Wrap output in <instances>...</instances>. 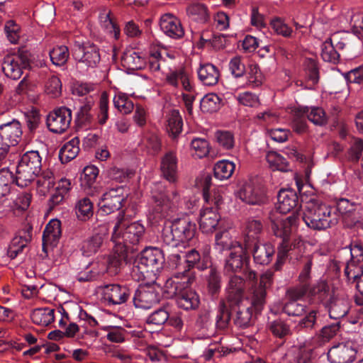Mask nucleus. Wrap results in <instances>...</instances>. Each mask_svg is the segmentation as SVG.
<instances>
[{"mask_svg":"<svg viewBox=\"0 0 363 363\" xmlns=\"http://www.w3.org/2000/svg\"><path fill=\"white\" fill-rule=\"evenodd\" d=\"M245 274L247 280L252 282L250 298L230 303L235 313V324L240 328L249 326L253 313L259 312L264 308L266 303L267 289L272 284L274 275L272 272L267 271L260 276L259 281L257 283V277L255 271L247 270Z\"/></svg>","mask_w":363,"mask_h":363,"instance_id":"nucleus-1","label":"nucleus"},{"mask_svg":"<svg viewBox=\"0 0 363 363\" xmlns=\"http://www.w3.org/2000/svg\"><path fill=\"white\" fill-rule=\"evenodd\" d=\"M145 228L139 221L129 223L123 216H118L111 235V242L113 245L114 255L107 263V269L117 273L128 250H136V247L143 240Z\"/></svg>","mask_w":363,"mask_h":363,"instance_id":"nucleus-2","label":"nucleus"},{"mask_svg":"<svg viewBox=\"0 0 363 363\" xmlns=\"http://www.w3.org/2000/svg\"><path fill=\"white\" fill-rule=\"evenodd\" d=\"M164 263L163 252L158 247H149L144 249L135 260L132 275L138 280L150 279L161 286L160 273Z\"/></svg>","mask_w":363,"mask_h":363,"instance_id":"nucleus-3","label":"nucleus"},{"mask_svg":"<svg viewBox=\"0 0 363 363\" xmlns=\"http://www.w3.org/2000/svg\"><path fill=\"white\" fill-rule=\"evenodd\" d=\"M196 224L189 218H181L166 223L161 234V240L164 246L176 248L185 247L196 233Z\"/></svg>","mask_w":363,"mask_h":363,"instance_id":"nucleus-4","label":"nucleus"},{"mask_svg":"<svg viewBox=\"0 0 363 363\" xmlns=\"http://www.w3.org/2000/svg\"><path fill=\"white\" fill-rule=\"evenodd\" d=\"M302 218L308 227L317 230L331 228L338 222V216L332 213L330 206L313 201L307 203Z\"/></svg>","mask_w":363,"mask_h":363,"instance_id":"nucleus-5","label":"nucleus"},{"mask_svg":"<svg viewBox=\"0 0 363 363\" xmlns=\"http://www.w3.org/2000/svg\"><path fill=\"white\" fill-rule=\"evenodd\" d=\"M298 217L293 213L286 217L277 218L272 222V230L277 237L281 238V242L278 246L277 259L274 267L279 270L284 263L288 253L291 250V245L289 243V238L293 228L296 225Z\"/></svg>","mask_w":363,"mask_h":363,"instance_id":"nucleus-6","label":"nucleus"},{"mask_svg":"<svg viewBox=\"0 0 363 363\" xmlns=\"http://www.w3.org/2000/svg\"><path fill=\"white\" fill-rule=\"evenodd\" d=\"M41 168L42 157L38 151L31 150L24 153L16 167V185L22 188L28 186L38 176Z\"/></svg>","mask_w":363,"mask_h":363,"instance_id":"nucleus-7","label":"nucleus"},{"mask_svg":"<svg viewBox=\"0 0 363 363\" xmlns=\"http://www.w3.org/2000/svg\"><path fill=\"white\" fill-rule=\"evenodd\" d=\"M169 264L174 269L172 276L168 278L164 287L168 289L170 294H173L178 290V287L186 286L188 283H194L195 281V274L193 272H189L186 264L182 261L180 255L173 253L169 257Z\"/></svg>","mask_w":363,"mask_h":363,"instance_id":"nucleus-8","label":"nucleus"},{"mask_svg":"<svg viewBox=\"0 0 363 363\" xmlns=\"http://www.w3.org/2000/svg\"><path fill=\"white\" fill-rule=\"evenodd\" d=\"M180 201V196L175 189L152 192L150 213L155 218L167 216Z\"/></svg>","mask_w":363,"mask_h":363,"instance_id":"nucleus-9","label":"nucleus"},{"mask_svg":"<svg viewBox=\"0 0 363 363\" xmlns=\"http://www.w3.org/2000/svg\"><path fill=\"white\" fill-rule=\"evenodd\" d=\"M30 65V55L27 51L6 55L1 62L4 75L13 80H17L23 74V69Z\"/></svg>","mask_w":363,"mask_h":363,"instance_id":"nucleus-10","label":"nucleus"},{"mask_svg":"<svg viewBox=\"0 0 363 363\" xmlns=\"http://www.w3.org/2000/svg\"><path fill=\"white\" fill-rule=\"evenodd\" d=\"M127 197L125 189L122 186L108 189L102 195L99 202L100 211L106 214H110L119 210Z\"/></svg>","mask_w":363,"mask_h":363,"instance_id":"nucleus-11","label":"nucleus"},{"mask_svg":"<svg viewBox=\"0 0 363 363\" xmlns=\"http://www.w3.org/2000/svg\"><path fill=\"white\" fill-rule=\"evenodd\" d=\"M108 225L106 223L99 225L91 236L84 240L82 243V255L90 257L97 253L108 240Z\"/></svg>","mask_w":363,"mask_h":363,"instance_id":"nucleus-12","label":"nucleus"},{"mask_svg":"<svg viewBox=\"0 0 363 363\" xmlns=\"http://www.w3.org/2000/svg\"><path fill=\"white\" fill-rule=\"evenodd\" d=\"M101 298L108 305H120L125 303L130 298V290L123 285L113 284L98 287Z\"/></svg>","mask_w":363,"mask_h":363,"instance_id":"nucleus-13","label":"nucleus"},{"mask_svg":"<svg viewBox=\"0 0 363 363\" xmlns=\"http://www.w3.org/2000/svg\"><path fill=\"white\" fill-rule=\"evenodd\" d=\"M71 121V110L65 106H62L48 114L46 123L50 131L60 134L69 128Z\"/></svg>","mask_w":363,"mask_h":363,"instance_id":"nucleus-14","label":"nucleus"},{"mask_svg":"<svg viewBox=\"0 0 363 363\" xmlns=\"http://www.w3.org/2000/svg\"><path fill=\"white\" fill-rule=\"evenodd\" d=\"M199 228L203 233L211 234L223 227L221 216L216 208L203 207L199 213Z\"/></svg>","mask_w":363,"mask_h":363,"instance_id":"nucleus-15","label":"nucleus"},{"mask_svg":"<svg viewBox=\"0 0 363 363\" xmlns=\"http://www.w3.org/2000/svg\"><path fill=\"white\" fill-rule=\"evenodd\" d=\"M72 55L79 65H84L88 68L96 67L101 60L99 50L94 44L76 45Z\"/></svg>","mask_w":363,"mask_h":363,"instance_id":"nucleus-16","label":"nucleus"},{"mask_svg":"<svg viewBox=\"0 0 363 363\" xmlns=\"http://www.w3.org/2000/svg\"><path fill=\"white\" fill-rule=\"evenodd\" d=\"M192 284L188 283L186 286L178 287V290L173 294H170L166 287H164V290L168 297L177 296V303L179 308L184 310L195 309L199 306V297L196 291L190 289Z\"/></svg>","mask_w":363,"mask_h":363,"instance_id":"nucleus-17","label":"nucleus"},{"mask_svg":"<svg viewBox=\"0 0 363 363\" xmlns=\"http://www.w3.org/2000/svg\"><path fill=\"white\" fill-rule=\"evenodd\" d=\"M351 259L345 269L347 278H356L363 269V243L354 241L350 245Z\"/></svg>","mask_w":363,"mask_h":363,"instance_id":"nucleus-18","label":"nucleus"},{"mask_svg":"<svg viewBox=\"0 0 363 363\" xmlns=\"http://www.w3.org/2000/svg\"><path fill=\"white\" fill-rule=\"evenodd\" d=\"M160 301V294L150 285L140 286L133 296V303L136 308L149 309Z\"/></svg>","mask_w":363,"mask_h":363,"instance_id":"nucleus-19","label":"nucleus"},{"mask_svg":"<svg viewBox=\"0 0 363 363\" xmlns=\"http://www.w3.org/2000/svg\"><path fill=\"white\" fill-rule=\"evenodd\" d=\"M356 354L357 351L350 344L342 342L329 349L328 359L331 363H351Z\"/></svg>","mask_w":363,"mask_h":363,"instance_id":"nucleus-20","label":"nucleus"},{"mask_svg":"<svg viewBox=\"0 0 363 363\" xmlns=\"http://www.w3.org/2000/svg\"><path fill=\"white\" fill-rule=\"evenodd\" d=\"M160 26L162 32L172 39H180L184 35V30L180 21L171 13L162 16Z\"/></svg>","mask_w":363,"mask_h":363,"instance_id":"nucleus-21","label":"nucleus"},{"mask_svg":"<svg viewBox=\"0 0 363 363\" xmlns=\"http://www.w3.org/2000/svg\"><path fill=\"white\" fill-rule=\"evenodd\" d=\"M160 170L162 177L171 183L178 178V159L173 151H169L161 158Z\"/></svg>","mask_w":363,"mask_h":363,"instance_id":"nucleus-22","label":"nucleus"},{"mask_svg":"<svg viewBox=\"0 0 363 363\" xmlns=\"http://www.w3.org/2000/svg\"><path fill=\"white\" fill-rule=\"evenodd\" d=\"M13 173L7 168L0 169V213H4L10 207V201L7 199L10 193L11 185L14 182Z\"/></svg>","mask_w":363,"mask_h":363,"instance_id":"nucleus-23","label":"nucleus"},{"mask_svg":"<svg viewBox=\"0 0 363 363\" xmlns=\"http://www.w3.org/2000/svg\"><path fill=\"white\" fill-rule=\"evenodd\" d=\"M22 133L21 123L17 120L13 119L0 125V140L11 146H15L19 143Z\"/></svg>","mask_w":363,"mask_h":363,"instance_id":"nucleus-24","label":"nucleus"},{"mask_svg":"<svg viewBox=\"0 0 363 363\" xmlns=\"http://www.w3.org/2000/svg\"><path fill=\"white\" fill-rule=\"evenodd\" d=\"M245 289V281L241 277L237 275L230 276L225 287L228 301L231 303L244 300Z\"/></svg>","mask_w":363,"mask_h":363,"instance_id":"nucleus-25","label":"nucleus"},{"mask_svg":"<svg viewBox=\"0 0 363 363\" xmlns=\"http://www.w3.org/2000/svg\"><path fill=\"white\" fill-rule=\"evenodd\" d=\"M329 316L332 319L338 320L345 317L349 311L350 303L344 296L333 294L328 304Z\"/></svg>","mask_w":363,"mask_h":363,"instance_id":"nucleus-26","label":"nucleus"},{"mask_svg":"<svg viewBox=\"0 0 363 363\" xmlns=\"http://www.w3.org/2000/svg\"><path fill=\"white\" fill-rule=\"evenodd\" d=\"M297 117H307V118L316 125L322 126L327 123V116L325 111L318 106H300L295 111Z\"/></svg>","mask_w":363,"mask_h":363,"instance_id":"nucleus-27","label":"nucleus"},{"mask_svg":"<svg viewBox=\"0 0 363 363\" xmlns=\"http://www.w3.org/2000/svg\"><path fill=\"white\" fill-rule=\"evenodd\" d=\"M250 247H245L242 245H236L234 250H231L226 259L225 271L226 272H236L240 270L245 258L246 251Z\"/></svg>","mask_w":363,"mask_h":363,"instance_id":"nucleus-28","label":"nucleus"},{"mask_svg":"<svg viewBox=\"0 0 363 363\" xmlns=\"http://www.w3.org/2000/svg\"><path fill=\"white\" fill-rule=\"evenodd\" d=\"M298 203V196L295 191L289 189H281L277 195L276 203L277 211L285 214L295 208Z\"/></svg>","mask_w":363,"mask_h":363,"instance_id":"nucleus-29","label":"nucleus"},{"mask_svg":"<svg viewBox=\"0 0 363 363\" xmlns=\"http://www.w3.org/2000/svg\"><path fill=\"white\" fill-rule=\"evenodd\" d=\"M199 81L205 86H214L219 80L218 68L211 63L201 64L197 69Z\"/></svg>","mask_w":363,"mask_h":363,"instance_id":"nucleus-30","label":"nucleus"},{"mask_svg":"<svg viewBox=\"0 0 363 363\" xmlns=\"http://www.w3.org/2000/svg\"><path fill=\"white\" fill-rule=\"evenodd\" d=\"M166 82L174 87H179L181 84L182 88L188 92L194 91V85L184 69H179L168 73L166 76Z\"/></svg>","mask_w":363,"mask_h":363,"instance_id":"nucleus-31","label":"nucleus"},{"mask_svg":"<svg viewBox=\"0 0 363 363\" xmlns=\"http://www.w3.org/2000/svg\"><path fill=\"white\" fill-rule=\"evenodd\" d=\"M275 252L274 246L270 243L255 242L252 255L255 262L261 264H268L272 259Z\"/></svg>","mask_w":363,"mask_h":363,"instance_id":"nucleus-32","label":"nucleus"},{"mask_svg":"<svg viewBox=\"0 0 363 363\" xmlns=\"http://www.w3.org/2000/svg\"><path fill=\"white\" fill-rule=\"evenodd\" d=\"M61 236V223L52 219L46 225L43 235V246H55Z\"/></svg>","mask_w":363,"mask_h":363,"instance_id":"nucleus-33","label":"nucleus"},{"mask_svg":"<svg viewBox=\"0 0 363 363\" xmlns=\"http://www.w3.org/2000/svg\"><path fill=\"white\" fill-rule=\"evenodd\" d=\"M238 196L243 202L250 205H260L265 201L264 194L250 184L244 185L238 192Z\"/></svg>","mask_w":363,"mask_h":363,"instance_id":"nucleus-34","label":"nucleus"},{"mask_svg":"<svg viewBox=\"0 0 363 363\" xmlns=\"http://www.w3.org/2000/svg\"><path fill=\"white\" fill-rule=\"evenodd\" d=\"M71 189V182L66 178H62L57 183L54 192L52 194L48 205L50 208L61 204L68 196Z\"/></svg>","mask_w":363,"mask_h":363,"instance_id":"nucleus-35","label":"nucleus"},{"mask_svg":"<svg viewBox=\"0 0 363 363\" xmlns=\"http://www.w3.org/2000/svg\"><path fill=\"white\" fill-rule=\"evenodd\" d=\"M218 230L219 231L216 234L215 237V245L216 249L220 252L227 250H233L236 245H241L239 242L233 240L230 227L225 228L223 226L221 229Z\"/></svg>","mask_w":363,"mask_h":363,"instance_id":"nucleus-36","label":"nucleus"},{"mask_svg":"<svg viewBox=\"0 0 363 363\" xmlns=\"http://www.w3.org/2000/svg\"><path fill=\"white\" fill-rule=\"evenodd\" d=\"M55 309L50 308H38L30 313V318L35 325L47 326L55 320Z\"/></svg>","mask_w":363,"mask_h":363,"instance_id":"nucleus-37","label":"nucleus"},{"mask_svg":"<svg viewBox=\"0 0 363 363\" xmlns=\"http://www.w3.org/2000/svg\"><path fill=\"white\" fill-rule=\"evenodd\" d=\"M336 208L345 221H350L351 225L357 222L358 216L356 213V206L348 199H340L337 202Z\"/></svg>","mask_w":363,"mask_h":363,"instance_id":"nucleus-38","label":"nucleus"},{"mask_svg":"<svg viewBox=\"0 0 363 363\" xmlns=\"http://www.w3.org/2000/svg\"><path fill=\"white\" fill-rule=\"evenodd\" d=\"M337 39V33H334L328 38L321 46V57L325 62L336 63L338 61L340 55L334 45V41Z\"/></svg>","mask_w":363,"mask_h":363,"instance_id":"nucleus-39","label":"nucleus"},{"mask_svg":"<svg viewBox=\"0 0 363 363\" xmlns=\"http://www.w3.org/2000/svg\"><path fill=\"white\" fill-rule=\"evenodd\" d=\"M79 144L78 138H74L61 147L59 157L62 163H67L77 156L79 152Z\"/></svg>","mask_w":363,"mask_h":363,"instance_id":"nucleus-40","label":"nucleus"},{"mask_svg":"<svg viewBox=\"0 0 363 363\" xmlns=\"http://www.w3.org/2000/svg\"><path fill=\"white\" fill-rule=\"evenodd\" d=\"M235 164L234 162L227 160L218 161L213 167L215 178L218 180H226L231 177L235 171Z\"/></svg>","mask_w":363,"mask_h":363,"instance_id":"nucleus-41","label":"nucleus"},{"mask_svg":"<svg viewBox=\"0 0 363 363\" xmlns=\"http://www.w3.org/2000/svg\"><path fill=\"white\" fill-rule=\"evenodd\" d=\"M262 223L260 220L251 218L246 222L245 240L246 247H250V242L255 241L258 235L262 230Z\"/></svg>","mask_w":363,"mask_h":363,"instance_id":"nucleus-42","label":"nucleus"},{"mask_svg":"<svg viewBox=\"0 0 363 363\" xmlns=\"http://www.w3.org/2000/svg\"><path fill=\"white\" fill-rule=\"evenodd\" d=\"M199 252L192 249L185 254V264L189 272H192L191 269L196 267L199 270H204L207 269L208 264L206 262V257L203 256L202 262Z\"/></svg>","mask_w":363,"mask_h":363,"instance_id":"nucleus-43","label":"nucleus"},{"mask_svg":"<svg viewBox=\"0 0 363 363\" xmlns=\"http://www.w3.org/2000/svg\"><path fill=\"white\" fill-rule=\"evenodd\" d=\"M111 11L107 9H103L99 16V19L101 26L111 35H113L115 38H118L120 35V29L114 23L110 17Z\"/></svg>","mask_w":363,"mask_h":363,"instance_id":"nucleus-44","label":"nucleus"},{"mask_svg":"<svg viewBox=\"0 0 363 363\" xmlns=\"http://www.w3.org/2000/svg\"><path fill=\"white\" fill-rule=\"evenodd\" d=\"M122 60L124 66L130 69H140L146 65V60L135 51L125 52L122 57Z\"/></svg>","mask_w":363,"mask_h":363,"instance_id":"nucleus-45","label":"nucleus"},{"mask_svg":"<svg viewBox=\"0 0 363 363\" xmlns=\"http://www.w3.org/2000/svg\"><path fill=\"white\" fill-rule=\"evenodd\" d=\"M113 101L115 108L123 114L130 113L134 108L133 102L125 93L121 91L116 92Z\"/></svg>","mask_w":363,"mask_h":363,"instance_id":"nucleus-46","label":"nucleus"},{"mask_svg":"<svg viewBox=\"0 0 363 363\" xmlns=\"http://www.w3.org/2000/svg\"><path fill=\"white\" fill-rule=\"evenodd\" d=\"M167 130L173 136L179 134L182 129V120L179 111L172 110L167 116Z\"/></svg>","mask_w":363,"mask_h":363,"instance_id":"nucleus-47","label":"nucleus"},{"mask_svg":"<svg viewBox=\"0 0 363 363\" xmlns=\"http://www.w3.org/2000/svg\"><path fill=\"white\" fill-rule=\"evenodd\" d=\"M221 99L214 93L205 95L201 100V109L203 112L213 113L220 107Z\"/></svg>","mask_w":363,"mask_h":363,"instance_id":"nucleus-48","label":"nucleus"},{"mask_svg":"<svg viewBox=\"0 0 363 363\" xmlns=\"http://www.w3.org/2000/svg\"><path fill=\"white\" fill-rule=\"evenodd\" d=\"M266 158L272 170L287 172L290 169L289 164L286 160L276 152H269L267 155Z\"/></svg>","mask_w":363,"mask_h":363,"instance_id":"nucleus-49","label":"nucleus"},{"mask_svg":"<svg viewBox=\"0 0 363 363\" xmlns=\"http://www.w3.org/2000/svg\"><path fill=\"white\" fill-rule=\"evenodd\" d=\"M187 12L193 21L200 23L207 22L209 18L207 7L203 4H193L188 8Z\"/></svg>","mask_w":363,"mask_h":363,"instance_id":"nucleus-50","label":"nucleus"},{"mask_svg":"<svg viewBox=\"0 0 363 363\" xmlns=\"http://www.w3.org/2000/svg\"><path fill=\"white\" fill-rule=\"evenodd\" d=\"M50 57L52 64L56 66L64 65L69 56L68 48L65 45L55 47L50 51Z\"/></svg>","mask_w":363,"mask_h":363,"instance_id":"nucleus-51","label":"nucleus"},{"mask_svg":"<svg viewBox=\"0 0 363 363\" xmlns=\"http://www.w3.org/2000/svg\"><path fill=\"white\" fill-rule=\"evenodd\" d=\"M76 214L79 219L86 220L93 215V203L89 198H83L76 205Z\"/></svg>","mask_w":363,"mask_h":363,"instance_id":"nucleus-52","label":"nucleus"},{"mask_svg":"<svg viewBox=\"0 0 363 363\" xmlns=\"http://www.w3.org/2000/svg\"><path fill=\"white\" fill-rule=\"evenodd\" d=\"M191 148L193 154L199 158L207 156L210 150L208 140L201 138H196L191 140Z\"/></svg>","mask_w":363,"mask_h":363,"instance_id":"nucleus-53","label":"nucleus"},{"mask_svg":"<svg viewBox=\"0 0 363 363\" xmlns=\"http://www.w3.org/2000/svg\"><path fill=\"white\" fill-rule=\"evenodd\" d=\"M169 318V308L167 306H164L151 313L147 319V323L162 325L167 322Z\"/></svg>","mask_w":363,"mask_h":363,"instance_id":"nucleus-54","label":"nucleus"},{"mask_svg":"<svg viewBox=\"0 0 363 363\" xmlns=\"http://www.w3.org/2000/svg\"><path fill=\"white\" fill-rule=\"evenodd\" d=\"M216 139L218 145L223 150H229L235 145V138L232 133L226 130H218L216 133Z\"/></svg>","mask_w":363,"mask_h":363,"instance_id":"nucleus-55","label":"nucleus"},{"mask_svg":"<svg viewBox=\"0 0 363 363\" xmlns=\"http://www.w3.org/2000/svg\"><path fill=\"white\" fill-rule=\"evenodd\" d=\"M62 83L60 79L55 75L48 77L45 84V91L51 97L55 98L60 95Z\"/></svg>","mask_w":363,"mask_h":363,"instance_id":"nucleus-56","label":"nucleus"},{"mask_svg":"<svg viewBox=\"0 0 363 363\" xmlns=\"http://www.w3.org/2000/svg\"><path fill=\"white\" fill-rule=\"evenodd\" d=\"M283 311L289 316H301L306 313V306L298 301L289 299L284 305Z\"/></svg>","mask_w":363,"mask_h":363,"instance_id":"nucleus-57","label":"nucleus"},{"mask_svg":"<svg viewBox=\"0 0 363 363\" xmlns=\"http://www.w3.org/2000/svg\"><path fill=\"white\" fill-rule=\"evenodd\" d=\"M55 184V177L53 172L50 169H45L39 175L37 180L38 187H42L40 190L44 194L53 187Z\"/></svg>","mask_w":363,"mask_h":363,"instance_id":"nucleus-58","label":"nucleus"},{"mask_svg":"<svg viewBox=\"0 0 363 363\" xmlns=\"http://www.w3.org/2000/svg\"><path fill=\"white\" fill-rule=\"evenodd\" d=\"M207 281L208 291L212 295L219 292L221 287V277L215 268L210 269Z\"/></svg>","mask_w":363,"mask_h":363,"instance_id":"nucleus-59","label":"nucleus"},{"mask_svg":"<svg viewBox=\"0 0 363 363\" xmlns=\"http://www.w3.org/2000/svg\"><path fill=\"white\" fill-rule=\"evenodd\" d=\"M310 295L324 301L330 295V286L325 281H320L312 288L310 287Z\"/></svg>","mask_w":363,"mask_h":363,"instance_id":"nucleus-60","label":"nucleus"},{"mask_svg":"<svg viewBox=\"0 0 363 363\" xmlns=\"http://www.w3.org/2000/svg\"><path fill=\"white\" fill-rule=\"evenodd\" d=\"M246 75L248 84L253 87H257L262 84L263 77L257 65H250L246 72Z\"/></svg>","mask_w":363,"mask_h":363,"instance_id":"nucleus-61","label":"nucleus"},{"mask_svg":"<svg viewBox=\"0 0 363 363\" xmlns=\"http://www.w3.org/2000/svg\"><path fill=\"white\" fill-rule=\"evenodd\" d=\"M102 330L107 332L106 338L112 342L121 343L125 340V330L121 327L104 326Z\"/></svg>","mask_w":363,"mask_h":363,"instance_id":"nucleus-62","label":"nucleus"},{"mask_svg":"<svg viewBox=\"0 0 363 363\" xmlns=\"http://www.w3.org/2000/svg\"><path fill=\"white\" fill-rule=\"evenodd\" d=\"M235 99L240 104L245 106L257 107L259 104L258 96L250 91L239 93Z\"/></svg>","mask_w":363,"mask_h":363,"instance_id":"nucleus-63","label":"nucleus"},{"mask_svg":"<svg viewBox=\"0 0 363 363\" xmlns=\"http://www.w3.org/2000/svg\"><path fill=\"white\" fill-rule=\"evenodd\" d=\"M99 169L94 165L86 166L81 174V181L88 186H91L96 181L99 174Z\"/></svg>","mask_w":363,"mask_h":363,"instance_id":"nucleus-64","label":"nucleus"}]
</instances>
